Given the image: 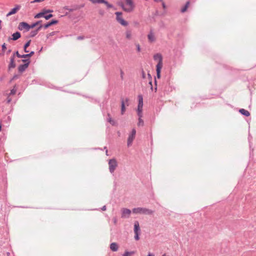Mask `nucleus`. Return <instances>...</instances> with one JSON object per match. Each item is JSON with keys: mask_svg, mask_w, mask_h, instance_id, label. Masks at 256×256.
I'll list each match as a JSON object with an SVG mask.
<instances>
[{"mask_svg": "<svg viewBox=\"0 0 256 256\" xmlns=\"http://www.w3.org/2000/svg\"><path fill=\"white\" fill-rule=\"evenodd\" d=\"M148 78L150 80H152V77L151 75L150 74H148Z\"/></svg>", "mask_w": 256, "mask_h": 256, "instance_id": "nucleus-56", "label": "nucleus"}, {"mask_svg": "<svg viewBox=\"0 0 256 256\" xmlns=\"http://www.w3.org/2000/svg\"><path fill=\"white\" fill-rule=\"evenodd\" d=\"M30 42H31V40H28L24 44V46L25 48H28L30 46Z\"/></svg>", "mask_w": 256, "mask_h": 256, "instance_id": "nucleus-39", "label": "nucleus"}, {"mask_svg": "<svg viewBox=\"0 0 256 256\" xmlns=\"http://www.w3.org/2000/svg\"><path fill=\"white\" fill-rule=\"evenodd\" d=\"M138 126H143L144 125V122L142 118H138Z\"/></svg>", "mask_w": 256, "mask_h": 256, "instance_id": "nucleus-36", "label": "nucleus"}, {"mask_svg": "<svg viewBox=\"0 0 256 256\" xmlns=\"http://www.w3.org/2000/svg\"><path fill=\"white\" fill-rule=\"evenodd\" d=\"M105 0H96V4L104 3Z\"/></svg>", "mask_w": 256, "mask_h": 256, "instance_id": "nucleus-49", "label": "nucleus"}, {"mask_svg": "<svg viewBox=\"0 0 256 256\" xmlns=\"http://www.w3.org/2000/svg\"><path fill=\"white\" fill-rule=\"evenodd\" d=\"M109 170L111 174L114 172L115 170L118 166V162L116 158L110 159L108 161Z\"/></svg>", "mask_w": 256, "mask_h": 256, "instance_id": "nucleus-3", "label": "nucleus"}, {"mask_svg": "<svg viewBox=\"0 0 256 256\" xmlns=\"http://www.w3.org/2000/svg\"><path fill=\"white\" fill-rule=\"evenodd\" d=\"M110 248L112 252H116L118 248V246L116 242H112L110 244Z\"/></svg>", "mask_w": 256, "mask_h": 256, "instance_id": "nucleus-18", "label": "nucleus"}, {"mask_svg": "<svg viewBox=\"0 0 256 256\" xmlns=\"http://www.w3.org/2000/svg\"><path fill=\"white\" fill-rule=\"evenodd\" d=\"M104 150H106V154H107V153H108V150H107V148H106V146H105V147L104 148Z\"/></svg>", "mask_w": 256, "mask_h": 256, "instance_id": "nucleus-62", "label": "nucleus"}, {"mask_svg": "<svg viewBox=\"0 0 256 256\" xmlns=\"http://www.w3.org/2000/svg\"><path fill=\"white\" fill-rule=\"evenodd\" d=\"M126 38L127 39L130 40L132 38V33L130 30H127L126 32Z\"/></svg>", "mask_w": 256, "mask_h": 256, "instance_id": "nucleus-31", "label": "nucleus"}, {"mask_svg": "<svg viewBox=\"0 0 256 256\" xmlns=\"http://www.w3.org/2000/svg\"><path fill=\"white\" fill-rule=\"evenodd\" d=\"M16 66V64L14 62V56H11L10 58V62L8 66V70L14 68Z\"/></svg>", "mask_w": 256, "mask_h": 256, "instance_id": "nucleus-14", "label": "nucleus"}, {"mask_svg": "<svg viewBox=\"0 0 256 256\" xmlns=\"http://www.w3.org/2000/svg\"><path fill=\"white\" fill-rule=\"evenodd\" d=\"M126 4L128 6V8H125L124 4H120V6L126 12H130L133 10L134 8V4L132 0H126Z\"/></svg>", "mask_w": 256, "mask_h": 256, "instance_id": "nucleus-2", "label": "nucleus"}, {"mask_svg": "<svg viewBox=\"0 0 256 256\" xmlns=\"http://www.w3.org/2000/svg\"><path fill=\"white\" fill-rule=\"evenodd\" d=\"M18 28L20 30H24L25 32H28L31 28V27L30 24L23 22H20Z\"/></svg>", "mask_w": 256, "mask_h": 256, "instance_id": "nucleus-5", "label": "nucleus"}, {"mask_svg": "<svg viewBox=\"0 0 256 256\" xmlns=\"http://www.w3.org/2000/svg\"><path fill=\"white\" fill-rule=\"evenodd\" d=\"M2 122L0 121V130H2Z\"/></svg>", "mask_w": 256, "mask_h": 256, "instance_id": "nucleus-60", "label": "nucleus"}, {"mask_svg": "<svg viewBox=\"0 0 256 256\" xmlns=\"http://www.w3.org/2000/svg\"><path fill=\"white\" fill-rule=\"evenodd\" d=\"M22 61L24 63V64H27V65L28 66H29V64H30V60L29 58H24V59H23L22 60Z\"/></svg>", "mask_w": 256, "mask_h": 256, "instance_id": "nucleus-37", "label": "nucleus"}, {"mask_svg": "<svg viewBox=\"0 0 256 256\" xmlns=\"http://www.w3.org/2000/svg\"><path fill=\"white\" fill-rule=\"evenodd\" d=\"M38 32H36V30H32L30 32V34L26 36V38H34L38 34Z\"/></svg>", "mask_w": 256, "mask_h": 256, "instance_id": "nucleus-25", "label": "nucleus"}, {"mask_svg": "<svg viewBox=\"0 0 256 256\" xmlns=\"http://www.w3.org/2000/svg\"><path fill=\"white\" fill-rule=\"evenodd\" d=\"M108 117L107 118L108 122H109L112 126H116V122L110 117V114H108Z\"/></svg>", "mask_w": 256, "mask_h": 256, "instance_id": "nucleus-23", "label": "nucleus"}, {"mask_svg": "<svg viewBox=\"0 0 256 256\" xmlns=\"http://www.w3.org/2000/svg\"><path fill=\"white\" fill-rule=\"evenodd\" d=\"M99 14L100 15L102 16L104 14V12L103 10H100L99 11Z\"/></svg>", "mask_w": 256, "mask_h": 256, "instance_id": "nucleus-54", "label": "nucleus"}, {"mask_svg": "<svg viewBox=\"0 0 256 256\" xmlns=\"http://www.w3.org/2000/svg\"><path fill=\"white\" fill-rule=\"evenodd\" d=\"M91 1L93 4H96V0H90Z\"/></svg>", "mask_w": 256, "mask_h": 256, "instance_id": "nucleus-59", "label": "nucleus"}, {"mask_svg": "<svg viewBox=\"0 0 256 256\" xmlns=\"http://www.w3.org/2000/svg\"><path fill=\"white\" fill-rule=\"evenodd\" d=\"M53 12V10H46V9H43L40 12L34 16V18H38L41 17H43L44 16V14H48V13H51Z\"/></svg>", "mask_w": 256, "mask_h": 256, "instance_id": "nucleus-8", "label": "nucleus"}, {"mask_svg": "<svg viewBox=\"0 0 256 256\" xmlns=\"http://www.w3.org/2000/svg\"><path fill=\"white\" fill-rule=\"evenodd\" d=\"M42 22V20H38L35 22L32 23L31 24H30L31 28H33L34 27H36L37 26H38Z\"/></svg>", "mask_w": 256, "mask_h": 256, "instance_id": "nucleus-28", "label": "nucleus"}, {"mask_svg": "<svg viewBox=\"0 0 256 256\" xmlns=\"http://www.w3.org/2000/svg\"><path fill=\"white\" fill-rule=\"evenodd\" d=\"M27 48H25L24 46V51L25 52H28L29 51L27 50Z\"/></svg>", "mask_w": 256, "mask_h": 256, "instance_id": "nucleus-53", "label": "nucleus"}, {"mask_svg": "<svg viewBox=\"0 0 256 256\" xmlns=\"http://www.w3.org/2000/svg\"><path fill=\"white\" fill-rule=\"evenodd\" d=\"M156 2H162V0H154Z\"/></svg>", "mask_w": 256, "mask_h": 256, "instance_id": "nucleus-63", "label": "nucleus"}, {"mask_svg": "<svg viewBox=\"0 0 256 256\" xmlns=\"http://www.w3.org/2000/svg\"><path fill=\"white\" fill-rule=\"evenodd\" d=\"M12 38H9L8 40H16L18 38L21 37V34L18 32H16L12 34Z\"/></svg>", "mask_w": 256, "mask_h": 256, "instance_id": "nucleus-13", "label": "nucleus"}, {"mask_svg": "<svg viewBox=\"0 0 256 256\" xmlns=\"http://www.w3.org/2000/svg\"><path fill=\"white\" fill-rule=\"evenodd\" d=\"M136 134V130L134 128H133L132 130L131 134H129L128 138V142H127L128 146L129 147L132 146V142L135 138Z\"/></svg>", "mask_w": 256, "mask_h": 256, "instance_id": "nucleus-6", "label": "nucleus"}, {"mask_svg": "<svg viewBox=\"0 0 256 256\" xmlns=\"http://www.w3.org/2000/svg\"><path fill=\"white\" fill-rule=\"evenodd\" d=\"M169 85H170V83H169L168 80L167 81V82H166V86L162 85V89L163 90L164 92H169L170 89V90L172 89V88H170Z\"/></svg>", "mask_w": 256, "mask_h": 256, "instance_id": "nucleus-22", "label": "nucleus"}, {"mask_svg": "<svg viewBox=\"0 0 256 256\" xmlns=\"http://www.w3.org/2000/svg\"><path fill=\"white\" fill-rule=\"evenodd\" d=\"M64 9L68 10L69 12H73L76 10L78 8H80V6L76 5L72 6V8H69L68 6H65L63 8Z\"/></svg>", "mask_w": 256, "mask_h": 256, "instance_id": "nucleus-20", "label": "nucleus"}, {"mask_svg": "<svg viewBox=\"0 0 256 256\" xmlns=\"http://www.w3.org/2000/svg\"><path fill=\"white\" fill-rule=\"evenodd\" d=\"M58 21L56 20H52L48 22L46 24H44V29H46L52 25L57 24Z\"/></svg>", "mask_w": 256, "mask_h": 256, "instance_id": "nucleus-12", "label": "nucleus"}, {"mask_svg": "<svg viewBox=\"0 0 256 256\" xmlns=\"http://www.w3.org/2000/svg\"><path fill=\"white\" fill-rule=\"evenodd\" d=\"M190 1H188L186 3L185 5L181 8V10H180L181 12L184 13L186 11L188 7L190 5Z\"/></svg>", "mask_w": 256, "mask_h": 256, "instance_id": "nucleus-24", "label": "nucleus"}, {"mask_svg": "<svg viewBox=\"0 0 256 256\" xmlns=\"http://www.w3.org/2000/svg\"><path fill=\"white\" fill-rule=\"evenodd\" d=\"M142 107H143V106L138 104L137 111H139V112H140V111L142 112Z\"/></svg>", "mask_w": 256, "mask_h": 256, "instance_id": "nucleus-40", "label": "nucleus"}, {"mask_svg": "<svg viewBox=\"0 0 256 256\" xmlns=\"http://www.w3.org/2000/svg\"><path fill=\"white\" fill-rule=\"evenodd\" d=\"M131 214V210L126 208H123L122 209V218H128Z\"/></svg>", "mask_w": 256, "mask_h": 256, "instance_id": "nucleus-9", "label": "nucleus"}, {"mask_svg": "<svg viewBox=\"0 0 256 256\" xmlns=\"http://www.w3.org/2000/svg\"><path fill=\"white\" fill-rule=\"evenodd\" d=\"M150 86V88L152 90H153V87H152V80H150L149 82H148Z\"/></svg>", "mask_w": 256, "mask_h": 256, "instance_id": "nucleus-51", "label": "nucleus"}, {"mask_svg": "<svg viewBox=\"0 0 256 256\" xmlns=\"http://www.w3.org/2000/svg\"><path fill=\"white\" fill-rule=\"evenodd\" d=\"M11 51H12V50H8V52H6V54H9L10 53V52H11Z\"/></svg>", "mask_w": 256, "mask_h": 256, "instance_id": "nucleus-58", "label": "nucleus"}, {"mask_svg": "<svg viewBox=\"0 0 256 256\" xmlns=\"http://www.w3.org/2000/svg\"><path fill=\"white\" fill-rule=\"evenodd\" d=\"M21 6L20 5L16 4L15 7L12 8L7 14L6 16H9L11 15L16 14L18 10H20Z\"/></svg>", "mask_w": 256, "mask_h": 256, "instance_id": "nucleus-10", "label": "nucleus"}, {"mask_svg": "<svg viewBox=\"0 0 256 256\" xmlns=\"http://www.w3.org/2000/svg\"><path fill=\"white\" fill-rule=\"evenodd\" d=\"M120 78L122 80H123L124 79V72H123V70L120 69Z\"/></svg>", "mask_w": 256, "mask_h": 256, "instance_id": "nucleus-43", "label": "nucleus"}, {"mask_svg": "<svg viewBox=\"0 0 256 256\" xmlns=\"http://www.w3.org/2000/svg\"><path fill=\"white\" fill-rule=\"evenodd\" d=\"M53 16V15L51 14H44V18H46V20H48L50 19Z\"/></svg>", "mask_w": 256, "mask_h": 256, "instance_id": "nucleus-35", "label": "nucleus"}, {"mask_svg": "<svg viewBox=\"0 0 256 256\" xmlns=\"http://www.w3.org/2000/svg\"><path fill=\"white\" fill-rule=\"evenodd\" d=\"M18 78V76L17 75V74H14L13 77L11 79L10 81H12L14 80H16V78Z\"/></svg>", "mask_w": 256, "mask_h": 256, "instance_id": "nucleus-45", "label": "nucleus"}, {"mask_svg": "<svg viewBox=\"0 0 256 256\" xmlns=\"http://www.w3.org/2000/svg\"><path fill=\"white\" fill-rule=\"evenodd\" d=\"M154 84L156 85V87L154 88V91H155V92H156L157 90V82H156V78H154Z\"/></svg>", "mask_w": 256, "mask_h": 256, "instance_id": "nucleus-46", "label": "nucleus"}, {"mask_svg": "<svg viewBox=\"0 0 256 256\" xmlns=\"http://www.w3.org/2000/svg\"><path fill=\"white\" fill-rule=\"evenodd\" d=\"M162 6L163 8H164V9H165V8H166V4H164V2H162Z\"/></svg>", "mask_w": 256, "mask_h": 256, "instance_id": "nucleus-55", "label": "nucleus"}, {"mask_svg": "<svg viewBox=\"0 0 256 256\" xmlns=\"http://www.w3.org/2000/svg\"><path fill=\"white\" fill-rule=\"evenodd\" d=\"M142 78H145L146 74H145L144 72V71L143 70H142Z\"/></svg>", "mask_w": 256, "mask_h": 256, "instance_id": "nucleus-50", "label": "nucleus"}, {"mask_svg": "<svg viewBox=\"0 0 256 256\" xmlns=\"http://www.w3.org/2000/svg\"><path fill=\"white\" fill-rule=\"evenodd\" d=\"M6 44L5 43H4L2 46V52H0V56H2L4 55V52L6 50Z\"/></svg>", "mask_w": 256, "mask_h": 256, "instance_id": "nucleus-29", "label": "nucleus"}, {"mask_svg": "<svg viewBox=\"0 0 256 256\" xmlns=\"http://www.w3.org/2000/svg\"><path fill=\"white\" fill-rule=\"evenodd\" d=\"M16 56L19 58H22V54H20L18 51L14 52L12 56H14V58Z\"/></svg>", "mask_w": 256, "mask_h": 256, "instance_id": "nucleus-33", "label": "nucleus"}, {"mask_svg": "<svg viewBox=\"0 0 256 256\" xmlns=\"http://www.w3.org/2000/svg\"><path fill=\"white\" fill-rule=\"evenodd\" d=\"M7 118H8V120H10V118L9 116H8L7 117Z\"/></svg>", "mask_w": 256, "mask_h": 256, "instance_id": "nucleus-64", "label": "nucleus"}, {"mask_svg": "<svg viewBox=\"0 0 256 256\" xmlns=\"http://www.w3.org/2000/svg\"><path fill=\"white\" fill-rule=\"evenodd\" d=\"M162 67V66H160L159 64H156V77L158 78H160V72Z\"/></svg>", "mask_w": 256, "mask_h": 256, "instance_id": "nucleus-19", "label": "nucleus"}, {"mask_svg": "<svg viewBox=\"0 0 256 256\" xmlns=\"http://www.w3.org/2000/svg\"><path fill=\"white\" fill-rule=\"evenodd\" d=\"M239 112L243 116H250V112L245 109L241 108L239 110Z\"/></svg>", "mask_w": 256, "mask_h": 256, "instance_id": "nucleus-21", "label": "nucleus"}, {"mask_svg": "<svg viewBox=\"0 0 256 256\" xmlns=\"http://www.w3.org/2000/svg\"><path fill=\"white\" fill-rule=\"evenodd\" d=\"M56 33V32H50L47 35V38H48L49 37L54 36Z\"/></svg>", "mask_w": 256, "mask_h": 256, "instance_id": "nucleus-42", "label": "nucleus"}, {"mask_svg": "<svg viewBox=\"0 0 256 256\" xmlns=\"http://www.w3.org/2000/svg\"><path fill=\"white\" fill-rule=\"evenodd\" d=\"M148 256H153V255L150 252H149Z\"/></svg>", "mask_w": 256, "mask_h": 256, "instance_id": "nucleus-61", "label": "nucleus"}, {"mask_svg": "<svg viewBox=\"0 0 256 256\" xmlns=\"http://www.w3.org/2000/svg\"><path fill=\"white\" fill-rule=\"evenodd\" d=\"M148 41L150 42H154L156 40V38L152 30H151L148 35Z\"/></svg>", "mask_w": 256, "mask_h": 256, "instance_id": "nucleus-15", "label": "nucleus"}, {"mask_svg": "<svg viewBox=\"0 0 256 256\" xmlns=\"http://www.w3.org/2000/svg\"><path fill=\"white\" fill-rule=\"evenodd\" d=\"M138 104L143 106V97L140 94L138 96Z\"/></svg>", "mask_w": 256, "mask_h": 256, "instance_id": "nucleus-30", "label": "nucleus"}, {"mask_svg": "<svg viewBox=\"0 0 256 256\" xmlns=\"http://www.w3.org/2000/svg\"><path fill=\"white\" fill-rule=\"evenodd\" d=\"M84 36H78L77 37V40H84Z\"/></svg>", "mask_w": 256, "mask_h": 256, "instance_id": "nucleus-47", "label": "nucleus"}, {"mask_svg": "<svg viewBox=\"0 0 256 256\" xmlns=\"http://www.w3.org/2000/svg\"><path fill=\"white\" fill-rule=\"evenodd\" d=\"M112 220H113V222H114V223L115 224H116V223H117V219H116V218H114L112 219Z\"/></svg>", "mask_w": 256, "mask_h": 256, "instance_id": "nucleus-52", "label": "nucleus"}, {"mask_svg": "<svg viewBox=\"0 0 256 256\" xmlns=\"http://www.w3.org/2000/svg\"><path fill=\"white\" fill-rule=\"evenodd\" d=\"M104 4L108 8H112L114 7L112 4L108 3V2H107L106 0H104Z\"/></svg>", "mask_w": 256, "mask_h": 256, "instance_id": "nucleus-34", "label": "nucleus"}, {"mask_svg": "<svg viewBox=\"0 0 256 256\" xmlns=\"http://www.w3.org/2000/svg\"><path fill=\"white\" fill-rule=\"evenodd\" d=\"M16 90H17V88H16V85H15L14 86L12 90H11L10 94V95H14L16 93Z\"/></svg>", "mask_w": 256, "mask_h": 256, "instance_id": "nucleus-32", "label": "nucleus"}, {"mask_svg": "<svg viewBox=\"0 0 256 256\" xmlns=\"http://www.w3.org/2000/svg\"><path fill=\"white\" fill-rule=\"evenodd\" d=\"M42 28H44V25L41 24L39 25V26L36 29V32H38Z\"/></svg>", "mask_w": 256, "mask_h": 256, "instance_id": "nucleus-41", "label": "nucleus"}, {"mask_svg": "<svg viewBox=\"0 0 256 256\" xmlns=\"http://www.w3.org/2000/svg\"><path fill=\"white\" fill-rule=\"evenodd\" d=\"M134 232L140 233V227L139 222L138 221H135L134 222Z\"/></svg>", "mask_w": 256, "mask_h": 256, "instance_id": "nucleus-17", "label": "nucleus"}, {"mask_svg": "<svg viewBox=\"0 0 256 256\" xmlns=\"http://www.w3.org/2000/svg\"><path fill=\"white\" fill-rule=\"evenodd\" d=\"M34 54V51L30 52L29 54H22V58H26L32 56Z\"/></svg>", "mask_w": 256, "mask_h": 256, "instance_id": "nucleus-26", "label": "nucleus"}, {"mask_svg": "<svg viewBox=\"0 0 256 256\" xmlns=\"http://www.w3.org/2000/svg\"><path fill=\"white\" fill-rule=\"evenodd\" d=\"M102 210L104 211L106 210V206H104L102 208Z\"/></svg>", "mask_w": 256, "mask_h": 256, "instance_id": "nucleus-57", "label": "nucleus"}, {"mask_svg": "<svg viewBox=\"0 0 256 256\" xmlns=\"http://www.w3.org/2000/svg\"><path fill=\"white\" fill-rule=\"evenodd\" d=\"M27 64H20L18 66V70L20 72L22 73L28 68Z\"/></svg>", "mask_w": 256, "mask_h": 256, "instance_id": "nucleus-16", "label": "nucleus"}, {"mask_svg": "<svg viewBox=\"0 0 256 256\" xmlns=\"http://www.w3.org/2000/svg\"><path fill=\"white\" fill-rule=\"evenodd\" d=\"M135 254L134 251L128 252L126 251L122 254V256H132L134 254Z\"/></svg>", "mask_w": 256, "mask_h": 256, "instance_id": "nucleus-27", "label": "nucleus"}, {"mask_svg": "<svg viewBox=\"0 0 256 256\" xmlns=\"http://www.w3.org/2000/svg\"><path fill=\"white\" fill-rule=\"evenodd\" d=\"M140 233H138V232H136V233H134L135 235H134V239L136 240H140V236H139V235L140 234Z\"/></svg>", "mask_w": 256, "mask_h": 256, "instance_id": "nucleus-38", "label": "nucleus"}, {"mask_svg": "<svg viewBox=\"0 0 256 256\" xmlns=\"http://www.w3.org/2000/svg\"><path fill=\"white\" fill-rule=\"evenodd\" d=\"M154 60H158V62L157 64H159L160 66H162V56L160 54L158 53L155 54L154 56Z\"/></svg>", "mask_w": 256, "mask_h": 256, "instance_id": "nucleus-11", "label": "nucleus"}, {"mask_svg": "<svg viewBox=\"0 0 256 256\" xmlns=\"http://www.w3.org/2000/svg\"><path fill=\"white\" fill-rule=\"evenodd\" d=\"M138 112V118H142V111H140V112H139V111H137Z\"/></svg>", "mask_w": 256, "mask_h": 256, "instance_id": "nucleus-44", "label": "nucleus"}, {"mask_svg": "<svg viewBox=\"0 0 256 256\" xmlns=\"http://www.w3.org/2000/svg\"><path fill=\"white\" fill-rule=\"evenodd\" d=\"M122 12H117L115 13L116 15V20L117 22L120 23L122 26H127L128 24V22L125 20L122 17Z\"/></svg>", "mask_w": 256, "mask_h": 256, "instance_id": "nucleus-4", "label": "nucleus"}, {"mask_svg": "<svg viewBox=\"0 0 256 256\" xmlns=\"http://www.w3.org/2000/svg\"><path fill=\"white\" fill-rule=\"evenodd\" d=\"M121 114H124L126 111V107L125 104H126L127 106L129 105L128 101L129 99L128 98H126L125 100H124L123 98H121Z\"/></svg>", "mask_w": 256, "mask_h": 256, "instance_id": "nucleus-7", "label": "nucleus"}, {"mask_svg": "<svg viewBox=\"0 0 256 256\" xmlns=\"http://www.w3.org/2000/svg\"><path fill=\"white\" fill-rule=\"evenodd\" d=\"M132 212L134 214H153L154 211L146 208H133Z\"/></svg>", "mask_w": 256, "mask_h": 256, "instance_id": "nucleus-1", "label": "nucleus"}, {"mask_svg": "<svg viewBox=\"0 0 256 256\" xmlns=\"http://www.w3.org/2000/svg\"><path fill=\"white\" fill-rule=\"evenodd\" d=\"M136 50L138 52H140V46L139 44H136Z\"/></svg>", "mask_w": 256, "mask_h": 256, "instance_id": "nucleus-48", "label": "nucleus"}]
</instances>
